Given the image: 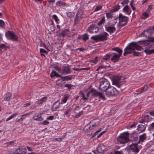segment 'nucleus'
I'll return each instance as SVG.
<instances>
[{"instance_id":"obj_37","label":"nucleus","mask_w":154,"mask_h":154,"mask_svg":"<svg viewBox=\"0 0 154 154\" xmlns=\"http://www.w3.org/2000/svg\"><path fill=\"white\" fill-rule=\"evenodd\" d=\"M55 27L53 24H51L50 26V27L49 29V30H50L51 32H53L55 30Z\"/></svg>"},{"instance_id":"obj_62","label":"nucleus","mask_w":154,"mask_h":154,"mask_svg":"<svg viewBox=\"0 0 154 154\" xmlns=\"http://www.w3.org/2000/svg\"><path fill=\"white\" fill-rule=\"evenodd\" d=\"M54 119V117L53 116H50L47 117V119L49 120H52Z\"/></svg>"},{"instance_id":"obj_63","label":"nucleus","mask_w":154,"mask_h":154,"mask_svg":"<svg viewBox=\"0 0 154 154\" xmlns=\"http://www.w3.org/2000/svg\"><path fill=\"white\" fill-rule=\"evenodd\" d=\"M150 129H154V122L150 124Z\"/></svg>"},{"instance_id":"obj_26","label":"nucleus","mask_w":154,"mask_h":154,"mask_svg":"<svg viewBox=\"0 0 154 154\" xmlns=\"http://www.w3.org/2000/svg\"><path fill=\"white\" fill-rule=\"evenodd\" d=\"M47 99V97H43L41 99H40V100L36 101L35 104H37L38 105L42 104L43 103L46 101Z\"/></svg>"},{"instance_id":"obj_11","label":"nucleus","mask_w":154,"mask_h":154,"mask_svg":"<svg viewBox=\"0 0 154 154\" xmlns=\"http://www.w3.org/2000/svg\"><path fill=\"white\" fill-rule=\"evenodd\" d=\"M121 78L118 77L114 79L113 81V84L116 85L118 88H120L121 90L122 91L124 88H121L122 85L120 84L119 81L120 80Z\"/></svg>"},{"instance_id":"obj_28","label":"nucleus","mask_w":154,"mask_h":154,"mask_svg":"<svg viewBox=\"0 0 154 154\" xmlns=\"http://www.w3.org/2000/svg\"><path fill=\"white\" fill-rule=\"evenodd\" d=\"M62 79V81H69L71 80L72 79V75H69L66 76H65L63 77L61 76L60 77Z\"/></svg>"},{"instance_id":"obj_30","label":"nucleus","mask_w":154,"mask_h":154,"mask_svg":"<svg viewBox=\"0 0 154 154\" xmlns=\"http://www.w3.org/2000/svg\"><path fill=\"white\" fill-rule=\"evenodd\" d=\"M91 92L92 93V96H94V97L98 96V95L100 93L97 91H96V90L94 89H92L91 90Z\"/></svg>"},{"instance_id":"obj_40","label":"nucleus","mask_w":154,"mask_h":154,"mask_svg":"<svg viewBox=\"0 0 154 154\" xmlns=\"http://www.w3.org/2000/svg\"><path fill=\"white\" fill-rule=\"evenodd\" d=\"M68 98V96L67 94H66L65 95L63 98L62 100V101H63V103H66Z\"/></svg>"},{"instance_id":"obj_56","label":"nucleus","mask_w":154,"mask_h":154,"mask_svg":"<svg viewBox=\"0 0 154 154\" xmlns=\"http://www.w3.org/2000/svg\"><path fill=\"white\" fill-rule=\"evenodd\" d=\"M80 93L82 95L83 100H87V97H85V94L82 92H80Z\"/></svg>"},{"instance_id":"obj_15","label":"nucleus","mask_w":154,"mask_h":154,"mask_svg":"<svg viewBox=\"0 0 154 154\" xmlns=\"http://www.w3.org/2000/svg\"><path fill=\"white\" fill-rule=\"evenodd\" d=\"M81 12V11H78L76 15L74 20L75 25L77 23H78L79 21H80L82 19V14H80Z\"/></svg>"},{"instance_id":"obj_17","label":"nucleus","mask_w":154,"mask_h":154,"mask_svg":"<svg viewBox=\"0 0 154 154\" xmlns=\"http://www.w3.org/2000/svg\"><path fill=\"white\" fill-rule=\"evenodd\" d=\"M97 151L99 153H103L106 150L105 147L104 145L99 146L97 148Z\"/></svg>"},{"instance_id":"obj_29","label":"nucleus","mask_w":154,"mask_h":154,"mask_svg":"<svg viewBox=\"0 0 154 154\" xmlns=\"http://www.w3.org/2000/svg\"><path fill=\"white\" fill-rule=\"evenodd\" d=\"M50 76L52 78L55 77H60L61 76L60 75L58 74L56 71L54 70L52 72Z\"/></svg>"},{"instance_id":"obj_64","label":"nucleus","mask_w":154,"mask_h":154,"mask_svg":"<svg viewBox=\"0 0 154 154\" xmlns=\"http://www.w3.org/2000/svg\"><path fill=\"white\" fill-rule=\"evenodd\" d=\"M105 131H104L101 132L97 136V138H98L100 137L101 135H102L105 132Z\"/></svg>"},{"instance_id":"obj_36","label":"nucleus","mask_w":154,"mask_h":154,"mask_svg":"<svg viewBox=\"0 0 154 154\" xmlns=\"http://www.w3.org/2000/svg\"><path fill=\"white\" fill-rule=\"evenodd\" d=\"M66 14L67 16L70 18L73 17L74 16V13L73 12H67Z\"/></svg>"},{"instance_id":"obj_21","label":"nucleus","mask_w":154,"mask_h":154,"mask_svg":"<svg viewBox=\"0 0 154 154\" xmlns=\"http://www.w3.org/2000/svg\"><path fill=\"white\" fill-rule=\"evenodd\" d=\"M30 113H28L24 115H22L21 116L18 117L16 119V121L17 122H18L20 121H23L25 117H24L29 116L30 115Z\"/></svg>"},{"instance_id":"obj_41","label":"nucleus","mask_w":154,"mask_h":154,"mask_svg":"<svg viewBox=\"0 0 154 154\" xmlns=\"http://www.w3.org/2000/svg\"><path fill=\"white\" fill-rule=\"evenodd\" d=\"M17 113H15L12 114L11 116L9 117L7 119L6 121H7L12 119L14 118L15 116L16 115H17Z\"/></svg>"},{"instance_id":"obj_43","label":"nucleus","mask_w":154,"mask_h":154,"mask_svg":"<svg viewBox=\"0 0 154 154\" xmlns=\"http://www.w3.org/2000/svg\"><path fill=\"white\" fill-rule=\"evenodd\" d=\"M88 39V35L87 33H86L84 35L82 39L86 41Z\"/></svg>"},{"instance_id":"obj_58","label":"nucleus","mask_w":154,"mask_h":154,"mask_svg":"<svg viewBox=\"0 0 154 154\" xmlns=\"http://www.w3.org/2000/svg\"><path fill=\"white\" fill-rule=\"evenodd\" d=\"M49 123L48 122L46 121H44L43 122H41L40 124L43 125H46L49 124Z\"/></svg>"},{"instance_id":"obj_24","label":"nucleus","mask_w":154,"mask_h":154,"mask_svg":"<svg viewBox=\"0 0 154 154\" xmlns=\"http://www.w3.org/2000/svg\"><path fill=\"white\" fill-rule=\"evenodd\" d=\"M149 121V116L147 115L145 116L143 118L140 120L139 122L143 123V122H148Z\"/></svg>"},{"instance_id":"obj_60","label":"nucleus","mask_w":154,"mask_h":154,"mask_svg":"<svg viewBox=\"0 0 154 154\" xmlns=\"http://www.w3.org/2000/svg\"><path fill=\"white\" fill-rule=\"evenodd\" d=\"M137 124V122H135L132 125H131L130 126V128H133V127H135L136 125Z\"/></svg>"},{"instance_id":"obj_46","label":"nucleus","mask_w":154,"mask_h":154,"mask_svg":"<svg viewBox=\"0 0 154 154\" xmlns=\"http://www.w3.org/2000/svg\"><path fill=\"white\" fill-rule=\"evenodd\" d=\"M55 69L58 71L60 73H61L62 69L61 68L58 66H54Z\"/></svg>"},{"instance_id":"obj_19","label":"nucleus","mask_w":154,"mask_h":154,"mask_svg":"<svg viewBox=\"0 0 154 154\" xmlns=\"http://www.w3.org/2000/svg\"><path fill=\"white\" fill-rule=\"evenodd\" d=\"M146 125H145L143 122L142 123V124L139 125L138 126V131L140 132L143 131L145 130Z\"/></svg>"},{"instance_id":"obj_23","label":"nucleus","mask_w":154,"mask_h":154,"mask_svg":"<svg viewBox=\"0 0 154 154\" xmlns=\"http://www.w3.org/2000/svg\"><path fill=\"white\" fill-rule=\"evenodd\" d=\"M124 12H125L128 15H130L131 12V10L130 9L129 6L128 5L125 6L123 8Z\"/></svg>"},{"instance_id":"obj_61","label":"nucleus","mask_w":154,"mask_h":154,"mask_svg":"<svg viewBox=\"0 0 154 154\" xmlns=\"http://www.w3.org/2000/svg\"><path fill=\"white\" fill-rule=\"evenodd\" d=\"M134 51H133L132 52V53L133 52V55H134V56H138L140 54L139 52Z\"/></svg>"},{"instance_id":"obj_39","label":"nucleus","mask_w":154,"mask_h":154,"mask_svg":"<svg viewBox=\"0 0 154 154\" xmlns=\"http://www.w3.org/2000/svg\"><path fill=\"white\" fill-rule=\"evenodd\" d=\"M105 22V17H103L101 19V20L98 22V25L99 26L100 25H101L103 24L104 22Z\"/></svg>"},{"instance_id":"obj_42","label":"nucleus","mask_w":154,"mask_h":154,"mask_svg":"<svg viewBox=\"0 0 154 154\" xmlns=\"http://www.w3.org/2000/svg\"><path fill=\"white\" fill-rule=\"evenodd\" d=\"M106 17L107 18H112V14L111 13H107Z\"/></svg>"},{"instance_id":"obj_33","label":"nucleus","mask_w":154,"mask_h":154,"mask_svg":"<svg viewBox=\"0 0 154 154\" xmlns=\"http://www.w3.org/2000/svg\"><path fill=\"white\" fill-rule=\"evenodd\" d=\"M56 5L58 6H59L61 7L63 5L66 6V4L63 2L61 1H60L57 2L56 3Z\"/></svg>"},{"instance_id":"obj_5","label":"nucleus","mask_w":154,"mask_h":154,"mask_svg":"<svg viewBox=\"0 0 154 154\" xmlns=\"http://www.w3.org/2000/svg\"><path fill=\"white\" fill-rule=\"evenodd\" d=\"M129 134L127 132L120 134L117 138L118 142L121 144H124L128 141Z\"/></svg>"},{"instance_id":"obj_50","label":"nucleus","mask_w":154,"mask_h":154,"mask_svg":"<svg viewBox=\"0 0 154 154\" xmlns=\"http://www.w3.org/2000/svg\"><path fill=\"white\" fill-rule=\"evenodd\" d=\"M65 87L68 88V89H70L71 88L72 86V85L71 84H66L64 85Z\"/></svg>"},{"instance_id":"obj_55","label":"nucleus","mask_w":154,"mask_h":154,"mask_svg":"<svg viewBox=\"0 0 154 154\" xmlns=\"http://www.w3.org/2000/svg\"><path fill=\"white\" fill-rule=\"evenodd\" d=\"M101 128L99 129V130H97V131H96L93 134L92 137H94L95 135H97L99 132L101 131Z\"/></svg>"},{"instance_id":"obj_12","label":"nucleus","mask_w":154,"mask_h":154,"mask_svg":"<svg viewBox=\"0 0 154 154\" xmlns=\"http://www.w3.org/2000/svg\"><path fill=\"white\" fill-rule=\"evenodd\" d=\"M99 30V28L96 27L94 25H92L88 28V31L91 33L97 32Z\"/></svg>"},{"instance_id":"obj_7","label":"nucleus","mask_w":154,"mask_h":154,"mask_svg":"<svg viewBox=\"0 0 154 154\" xmlns=\"http://www.w3.org/2000/svg\"><path fill=\"white\" fill-rule=\"evenodd\" d=\"M106 92V95L108 97L116 96L119 94L118 91L112 86Z\"/></svg>"},{"instance_id":"obj_59","label":"nucleus","mask_w":154,"mask_h":154,"mask_svg":"<svg viewBox=\"0 0 154 154\" xmlns=\"http://www.w3.org/2000/svg\"><path fill=\"white\" fill-rule=\"evenodd\" d=\"M8 48V47L6 46L4 44H2L0 45V48Z\"/></svg>"},{"instance_id":"obj_35","label":"nucleus","mask_w":154,"mask_h":154,"mask_svg":"<svg viewBox=\"0 0 154 154\" xmlns=\"http://www.w3.org/2000/svg\"><path fill=\"white\" fill-rule=\"evenodd\" d=\"M149 17L148 13L146 11L143 12L142 14V18L143 19H145Z\"/></svg>"},{"instance_id":"obj_27","label":"nucleus","mask_w":154,"mask_h":154,"mask_svg":"<svg viewBox=\"0 0 154 154\" xmlns=\"http://www.w3.org/2000/svg\"><path fill=\"white\" fill-rule=\"evenodd\" d=\"M57 102L55 103L53 105V111H56L57 110V109L59 108L60 106V105L62 104V103L61 104L59 103L58 104H57Z\"/></svg>"},{"instance_id":"obj_3","label":"nucleus","mask_w":154,"mask_h":154,"mask_svg":"<svg viewBox=\"0 0 154 154\" xmlns=\"http://www.w3.org/2000/svg\"><path fill=\"white\" fill-rule=\"evenodd\" d=\"M111 50L116 51L117 53H111L112 55H113V56L110 59L114 63L118 62L119 59L120 57L122 55V50L120 49L118 47H115L112 48Z\"/></svg>"},{"instance_id":"obj_45","label":"nucleus","mask_w":154,"mask_h":154,"mask_svg":"<svg viewBox=\"0 0 154 154\" xmlns=\"http://www.w3.org/2000/svg\"><path fill=\"white\" fill-rule=\"evenodd\" d=\"M98 96H99L101 99H102L103 100L106 99V98L104 95H103L101 93H100Z\"/></svg>"},{"instance_id":"obj_6","label":"nucleus","mask_w":154,"mask_h":154,"mask_svg":"<svg viewBox=\"0 0 154 154\" xmlns=\"http://www.w3.org/2000/svg\"><path fill=\"white\" fill-rule=\"evenodd\" d=\"M108 34L106 32H103L101 34L92 36L91 38L93 40L98 41H103L107 40Z\"/></svg>"},{"instance_id":"obj_20","label":"nucleus","mask_w":154,"mask_h":154,"mask_svg":"<svg viewBox=\"0 0 154 154\" xmlns=\"http://www.w3.org/2000/svg\"><path fill=\"white\" fill-rule=\"evenodd\" d=\"M15 153V154H26L25 150L21 148L16 149Z\"/></svg>"},{"instance_id":"obj_4","label":"nucleus","mask_w":154,"mask_h":154,"mask_svg":"<svg viewBox=\"0 0 154 154\" xmlns=\"http://www.w3.org/2000/svg\"><path fill=\"white\" fill-rule=\"evenodd\" d=\"M100 86L99 89L102 91L106 92L111 86L109 82L107 80L105 79H101L100 80Z\"/></svg>"},{"instance_id":"obj_13","label":"nucleus","mask_w":154,"mask_h":154,"mask_svg":"<svg viewBox=\"0 0 154 154\" xmlns=\"http://www.w3.org/2000/svg\"><path fill=\"white\" fill-rule=\"evenodd\" d=\"M71 70L67 66H64L62 67V74H67L71 72Z\"/></svg>"},{"instance_id":"obj_52","label":"nucleus","mask_w":154,"mask_h":154,"mask_svg":"<svg viewBox=\"0 0 154 154\" xmlns=\"http://www.w3.org/2000/svg\"><path fill=\"white\" fill-rule=\"evenodd\" d=\"M53 18L54 19L56 22H57L59 20L58 18L56 15H53Z\"/></svg>"},{"instance_id":"obj_8","label":"nucleus","mask_w":154,"mask_h":154,"mask_svg":"<svg viewBox=\"0 0 154 154\" xmlns=\"http://www.w3.org/2000/svg\"><path fill=\"white\" fill-rule=\"evenodd\" d=\"M5 36L8 39L11 40L13 41H18L17 36L13 32L8 31L5 32Z\"/></svg>"},{"instance_id":"obj_9","label":"nucleus","mask_w":154,"mask_h":154,"mask_svg":"<svg viewBox=\"0 0 154 154\" xmlns=\"http://www.w3.org/2000/svg\"><path fill=\"white\" fill-rule=\"evenodd\" d=\"M98 124L95 123V121L93 120L90 122L88 124L86 125L84 128L83 130L85 131H88L92 130Z\"/></svg>"},{"instance_id":"obj_16","label":"nucleus","mask_w":154,"mask_h":154,"mask_svg":"<svg viewBox=\"0 0 154 154\" xmlns=\"http://www.w3.org/2000/svg\"><path fill=\"white\" fill-rule=\"evenodd\" d=\"M69 30L67 29H64L62 31L61 33L59 34L57 36L60 38L62 37L64 38L69 34Z\"/></svg>"},{"instance_id":"obj_14","label":"nucleus","mask_w":154,"mask_h":154,"mask_svg":"<svg viewBox=\"0 0 154 154\" xmlns=\"http://www.w3.org/2000/svg\"><path fill=\"white\" fill-rule=\"evenodd\" d=\"M152 43H151L152 44ZM154 45H153V46ZM149 45H146L147 46L145 49L143 51L147 54H150L154 53V49H150V48L153 47V45H152V47H149Z\"/></svg>"},{"instance_id":"obj_47","label":"nucleus","mask_w":154,"mask_h":154,"mask_svg":"<svg viewBox=\"0 0 154 154\" xmlns=\"http://www.w3.org/2000/svg\"><path fill=\"white\" fill-rule=\"evenodd\" d=\"M97 57H96L94 59L90 60V62H92L94 63H96L97 62Z\"/></svg>"},{"instance_id":"obj_53","label":"nucleus","mask_w":154,"mask_h":154,"mask_svg":"<svg viewBox=\"0 0 154 154\" xmlns=\"http://www.w3.org/2000/svg\"><path fill=\"white\" fill-rule=\"evenodd\" d=\"M132 136H133L134 137V138H133V140L134 141H136L138 139V138L137 137V134H133Z\"/></svg>"},{"instance_id":"obj_1","label":"nucleus","mask_w":154,"mask_h":154,"mask_svg":"<svg viewBox=\"0 0 154 154\" xmlns=\"http://www.w3.org/2000/svg\"><path fill=\"white\" fill-rule=\"evenodd\" d=\"M154 32V31L152 27H149L146 30L143 32L140 35H143L147 37V40H146L140 41L138 42L140 43V45L143 47L149 45V47H152V43L154 42V37L150 36ZM140 35H139L140 36Z\"/></svg>"},{"instance_id":"obj_44","label":"nucleus","mask_w":154,"mask_h":154,"mask_svg":"<svg viewBox=\"0 0 154 154\" xmlns=\"http://www.w3.org/2000/svg\"><path fill=\"white\" fill-rule=\"evenodd\" d=\"M71 112V109H68L65 112V115H66L67 117H68L69 115V113Z\"/></svg>"},{"instance_id":"obj_34","label":"nucleus","mask_w":154,"mask_h":154,"mask_svg":"<svg viewBox=\"0 0 154 154\" xmlns=\"http://www.w3.org/2000/svg\"><path fill=\"white\" fill-rule=\"evenodd\" d=\"M111 56L112 54L111 53H109L106 54L105 56L103 57V60L107 61L109 59Z\"/></svg>"},{"instance_id":"obj_54","label":"nucleus","mask_w":154,"mask_h":154,"mask_svg":"<svg viewBox=\"0 0 154 154\" xmlns=\"http://www.w3.org/2000/svg\"><path fill=\"white\" fill-rule=\"evenodd\" d=\"M102 7L100 6H98L96 7L95 8L94 11H96L99 10H100L101 9Z\"/></svg>"},{"instance_id":"obj_32","label":"nucleus","mask_w":154,"mask_h":154,"mask_svg":"<svg viewBox=\"0 0 154 154\" xmlns=\"http://www.w3.org/2000/svg\"><path fill=\"white\" fill-rule=\"evenodd\" d=\"M11 96V93H8L6 94L5 98V100L6 101L9 100L10 99Z\"/></svg>"},{"instance_id":"obj_51","label":"nucleus","mask_w":154,"mask_h":154,"mask_svg":"<svg viewBox=\"0 0 154 154\" xmlns=\"http://www.w3.org/2000/svg\"><path fill=\"white\" fill-rule=\"evenodd\" d=\"M152 9V7L151 5H149L148 6V8L146 10V12L149 13L150 12V11Z\"/></svg>"},{"instance_id":"obj_25","label":"nucleus","mask_w":154,"mask_h":154,"mask_svg":"<svg viewBox=\"0 0 154 154\" xmlns=\"http://www.w3.org/2000/svg\"><path fill=\"white\" fill-rule=\"evenodd\" d=\"M146 134L145 133H144L139 137V140L138 143L140 142H143L144 140L146 139Z\"/></svg>"},{"instance_id":"obj_18","label":"nucleus","mask_w":154,"mask_h":154,"mask_svg":"<svg viewBox=\"0 0 154 154\" xmlns=\"http://www.w3.org/2000/svg\"><path fill=\"white\" fill-rule=\"evenodd\" d=\"M106 30L110 33H112L116 30L115 27L114 26H108L106 25L105 26Z\"/></svg>"},{"instance_id":"obj_48","label":"nucleus","mask_w":154,"mask_h":154,"mask_svg":"<svg viewBox=\"0 0 154 154\" xmlns=\"http://www.w3.org/2000/svg\"><path fill=\"white\" fill-rule=\"evenodd\" d=\"M5 25V23L2 20H0V27L3 28Z\"/></svg>"},{"instance_id":"obj_57","label":"nucleus","mask_w":154,"mask_h":154,"mask_svg":"<svg viewBox=\"0 0 154 154\" xmlns=\"http://www.w3.org/2000/svg\"><path fill=\"white\" fill-rule=\"evenodd\" d=\"M83 114V112L82 111H81L78 114H76V117H79L80 116L82 115Z\"/></svg>"},{"instance_id":"obj_10","label":"nucleus","mask_w":154,"mask_h":154,"mask_svg":"<svg viewBox=\"0 0 154 154\" xmlns=\"http://www.w3.org/2000/svg\"><path fill=\"white\" fill-rule=\"evenodd\" d=\"M119 26H123L127 24L128 21V17H127L120 14L119 16Z\"/></svg>"},{"instance_id":"obj_22","label":"nucleus","mask_w":154,"mask_h":154,"mask_svg":"<svg viewBox=\"0 0 154 154\" xmlns=\"http://www.w3.org/2000/svg\"><path fill=\"white\" fill-rule=\"evenodd\" d=\"M33 119L38 121H42L43 119L41 115L39 114H35L33 117Z\"/></svg>"},{"instance_id":"obj_38","label":"nucleus","mask_w":154,"mask_h":154,"mask_svg":"<svg viewBox=\"0 0 154 154\" xmlns=\"http://www.w3.org/2000/svg\"><path fill=\"white\" fill-rule=\"evenodd\" d=\"M62 79L61 80L60 79H58L56 81V85H62L63 83H62L63 82Z\"/></svg>"},{"instance_id":"obj_2","label":"nucleus","mask_w":154,"mask_h":154,"mask_svg":"<svg viewBox=\"0 0 154 154\" xmlns=\"http://www.w3.org/2000/svg\"><path fill=\"white\" fill-rule=\"evenodd\" d=\"M143 48L141 46L138 45L136 43L134 42H132L125 49L123 55L125 56L127 54H131L135 49L139 51L141 50Z\"/></svg>"},{"instance_id":"obj_31","label":"nucleus","mask_w":154,"mask_h":154,"mask_svg":"<svg viewBox=\"0 0 154 154\" xmlns=\"http://www.w3.org/2000/svg\"><path fill=\"white\" fill-rule=\"evenodd\" d=\"M150 86V85H144V86L143 87L142 89L141 90V92L138 93V94H140L143 93V92L145 91H146L147 90V89Z\"/></svg>"},{"instance_id":"obj_49","label":"nucleus","mask_w":154,"mask_h":154,"mask_svg":"<svg viewBox=\"0 0 154 154\" xmlns=\"http://www.w3.org/2000/svg\"><path fill=\"white\" fill-rule=\"evenodd\" d=\"M40 53L47 54L48 53L47 51L42 48H40Z\"/></svg>"}]
</instances>
